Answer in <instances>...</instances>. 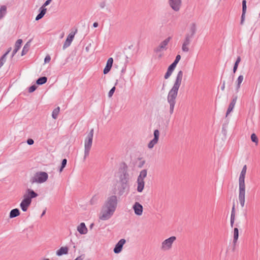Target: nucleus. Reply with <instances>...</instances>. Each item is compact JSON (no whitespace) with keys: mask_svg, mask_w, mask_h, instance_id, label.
Returning a JSON list of instances; mask_svg holds the SVG:
<instances>
[{"mask_svg":"<svg viewBox=\"0 0 260 260\" xmlns=\"http://www.w3.org/2000/svg\"><path fill=\"white\" fill-rule=\"evenodd\" d=\"M118 204L117 198L115 195L109 197L102 206L99 218L103 221L110 219L116 211Z\"/></svg>","mask_w":260,"mask_h":260,"instance_id":"obj_1","label":"nucleus"},{"mask_svg":"<svg viewBox=\"0 0 260 260\" xmlns=\"http://www.w3.org/2000/svg\"><path fill=\"white\" fill-rule=\"evenodd\" d=\"M183 77V72L180 71L178 72L173 87L169 91L167 96V101L170 105V113L173 114L176 104V99L178 95L179 88L181 85Z\"/></svg>","mask_w":260,"mask_h":260,"instance_id":"obj_2","label":"nucleus"},{"mask_svg":"<svg viewBox=\"0 0 260 260\" xmlns=\"http://www.w3.org/2000/svg\"><path fill=\"white\" fill-rule=\"evenodd\" d=\"M37 196L38 194L34 190L28 189L27 193L24 195V198L20 205L21 210L24 212L26 211L31 203V199L35 198Z\"/></svg>","mask_w":260,"mask_h":260,"instance_id":"obj_3","label":"nucleus"},{"mask_svg":"<svg viewBox=\"0 0 260 260\" xmlns=\"http://www.w3.org/2000/svg\"><path fill=\"white\" fill-rule=\"evenodd\" d=\"M94 130L93 128L91 129L89 133L88 134L85 141H84V159L88 156L89 152L92 146V140L93 137Z\"/></svg>","mask_w":260,"mask_h":260,"instance_id":"obj_4","label":"nucleus"},{"mask_svg":"<svg viewBox=\"0 0 260 260\" xmlns=\"http://www.w3.org/2000/svg\"><path fill=\"white\" fill-rule=\"evenodd\" d=\"M48 178V175L45 172H38L35 174L34 176L30 179L31 183H43L46 182Z\"/></svg>","mask_w":260,"mask_h":260,"instance_id":"obj_5","label":"nucleus"},{"mask_svg":"<svg viewBox=\"0 0 260 260\" xmlns=\"http://www.w3.org/2000/svg\"><path fill=\"white\" fill-rule=\"evenodd\" d=\"M147 174V170L144 169L142 170L139 175L138 177L137 183V190L138 192H142L145 185L144 179L146 177Z\"/></svg>","mask_w":260,"mask_h":260,"instance_id":"obj_6","label":"nucleus"},{"mask_svg":"<svg viewBox=\"0 0 260 260\" xmlns=\"http://www.w3.org/2000/svg\"><path fill=\"white\" fill-rule=\"evenodd\" d=\"M176 240L175 236H171L165 240L161 244L160 249L165 251L170 250L172 248L173 243Z\"/></svg>","mask_w":260,"mask_h":260,"instance_id":"obj_7","label":"nucleus"},{"mask_svg":"<svg viewBox=\"0 0 260 260\" xmlns=\"http://www.w3.org/2000/svg\"><path fill=\"white\" fill-rule=\"evenodd\" d=\"M171 39L172 38L171 37H169L165 40H164L163 41H162L159 44V45L154 49V52L158 53L159 52H161L164 50H166L167 49V46L169 44V42L170 41V40H171Z\"/></svg>","mask_w":260,"mask_h":260,"instance_id":"obj_8","label":"nucleus"},{"mask_svg":"<svg viewBox=\"0 0 260 260\" xmlns=\"http://www.w3.org/2000/svg\"><path fill=\"white\" fill-rule=\"evenodd\" d=\"M193 38L185 35L184 39L183 41L181 49L184 52H187L189 50V46Z\"/></svg>","mask_w":260,"mask_h":260,"instance_id":"obj_9","label":"nucleus"},{"mask_svg":"<svg viewBox=\"0 0 260 260\" xmlns=\"http://www.w3.org/2000/svg\"><path fill=\"white\" fill-rule=\"evenodd\" d=\"M77 32V29L74 28V30H72L68 35L64 44L63 46V49H64L70 46L74 38L75 34Z\"/></svg>","mask_w":260,"mask_h":260,"instance_id":"obj_10","label":"nucleus"},{"mask_svg":"<svg viewBox=\"0 0 260 260\" xmlns=\"http://www.w3.org/2000/svg\"><path fill=\"white\" fill-rule=\"evenodd\" d=\"M119 182L128 184V182L129 180V174L126 169V168H124L121 172V174L119 177Z\"/></svg>","mask_w":260,"mask_h":260,"instance_id":"obj_11","label":"nucleus"},{"mask_svg":"<svg viewBox=\"0 0 260 260\" xmlns=\"http://www.w3.org/2000/svg\"><path fill=\"white\" fill-rule=\"evenodd\" d=\"M247 167L245 165L241 172L239 178V187L245 188V177L246 173Z\"/></svg>","mask_w":260,"mask_h":260,"instance_id":"obj_12","label":"nucleus"},{"mask_svg":"<svg viewBox=\"0 0 260 260\" xmlns=\"http://www.w3.org/2000/svg\"><path fill=\"white\" fill-rule=\"evenodd\" d=\"M154 138L151 140L148 144V147L149 149H152L155 145H156L158 141L159 136V132L158 129H155L154 131Z\"/></svg>","mask_w":260,"mask_h":260,"instance_id":"obj_13","label":"nucleus"},{"mask_svg":"<svg viewBox=\"0 0 260 260\" xmlns=\"http://www.w3.org/2000/svg\"><path fill=\"white\" fill-rule=\"evenodd\" d=\"M128 184L122 183L118 182L117 184V194L119 196L122 195L128 188Z\"/></svg>","mask_w":260,"mask_h":260,"instance_id":"obj_14","label":"nucleus"},{"mask_svg":"<svg viewBox=\"0 0 260 260\" xmlns=\"http://www.w3.org/2000/svg\"><path fill=\"white\" fill-rule=\"evenodd\" d=\"M133 209L136 215L141 216L142 215L143 207L139 202H135L134 203L133 206Z\"/></svg>","mask_w":260,"mask_h":260,"instance_id":"obj_15","label":"nucleus"},{"mask_svg":"<svg viewBox=\"0 0 260 260\" xmlns=\"http://www.w3.org/2000/svg\"><path fill=\"white\" fill-rule=\"evenodd\" d=\"M245 188L239 187V200L242 207L245 205Z\"/></svg>","mask_w":260,"mask_h":260,"instance_id":"obj_16","label":"nucleus"},{"mask_svg":"<svg viewBox=\"0 0 260 260\" xmlns=\"http://www.w3.org/2000/svg\"><path fill=\"white\" fill-rule=\"evenodd\" d=\"M126 241L124 239H120L118 243L116 244L115 248H114V252L115 253H120L122 249L123 245L125 243Z\"/></svg>","mask_w":260,"mask_h":260,"instance_id":"obj_17","label":"nucleus"},{"mask_svg":"<svg viewBox=\"0 0 260 260\" xmlns=\"http://www.w3.org/2000/svg\"><path fill=\"white\" fill-rule=\"evenodd\" d=\"M181 0H169V4L171 8L175 11H177L179 10L181 6Z\"/></svg>","mask_w":260,"mask_h":260,"instance_id":"obj_18","label":"nucleus"},{"mask_svg":"<svg viewBox=\"0 0 260 260\" xmlns=\"http://www.w3.org/2000/svg\"><path fill=\"white\" fill-rule=\"evenodd\" d=\"M197 31V25L195 23H191L189 26V32L186 35L193 38Z\"/></svg>","mask_w":260,"mask_h":260,"instance_id":"obj_19","label":"nucleus"},{"mask_svg":"<svg viewBox=\"0 0 260 260\" xmlns=\"http://www.w3.org/2000/svg\"><path fill=\"white\" fill-rule=\"evenodd\" d=\"M113 62V59L112 57L109 58L106 63V66L104 69L103 73L104 74H107L110 71Z\"/></svg>","mask_w":260,"mask_h":260,"instance_id":"obj_20","label":"nucleus"},{"mask_svg":"<svg viewBox=\"0 0 260 260\" xmlns=\"http://www.w3.org/2000/svg\"><path fill=\"white\" fill-rule=\"evenodd\" d=\"M77 231L81 235L86 234L88 232V230L84 222L81 223L77 226Z\"/></svg>","mask_w":260,"mask_h":260,"instance_id":"obj_21","label":"nucleus"},{"mask_svg":"<svg viewBox=\"0 0 260 260\" xmlns=\"http://www.w3.org/2000/svg\"><path fill=\"white\" fill-rule=\"evenodd\" d=\"M22 43V40L21 39H18L16 42L15 44V48L12 52V56H11L12 58L14 56V55L16 54V53L19 50V49L21 47Z\"/></svg>","mask_w":260,"mask_h":260,"instance_id":"obj_22","label":"nucleus"},{"mask_svg":"<svg viewBox=\"0 0 260 260\" xmlns=\"http://www.w3.org/2000/svg\"><path fill=\"white\" fill-rule=\"evenodd\" d=\"M237 98L236 96L234 98H233V100H232V101H231V103L230 104L229 107L228 108V110H227V111L226 113V116H227L233 111V110L235 106V104H236V103L237 101Z\"/></svg>","mask_w":260,"mask_h":260,"instance_id":"obj_23","label":"nucleus"},{"mask_svg":"<svg viewBox=\"0 0 260 260\" xmlns=\"http://www.w3.org/2000/svg\"><path fill=\"white\" fill-rule=\"evenodd\" d=\"M68 251L69 248L67 247H61L56 251V255L61 256L63 254H67L68 253Z\"/></svg>","mask_w":260,"mask_h":260,"instance_id":"obj_24","label":"nucleus"},{"mask_svg":"<svg viewBox=\"0 0 260 260\" xmlns=\"http://www.w3.org/2000/svg\"><path fill=\"white\" fill-rule=\"evenodd\" d=\"M19 214H20V212H19V209H18L17 208H15V209H12L10 211L9 217H10V218H14V217L18 216V215H19Z\"/></svg>","mask_w":260,"mask_h":260,"instance_id":"obj_25","label":"nucleus"},{"mask_svg":"<svg viewBox=\"0 0 260 260\" xmlns=\"http://www.w3.org/2000/svg\"><path fill=\"white\" fill-rule=\"evenodd\" d=\"M30 48V41L27 42L24 46L23 48L22 52H21V55L23 56L25 54H26L27 52L28 51Z\"/></svg>","mask_w":260,"mask_h":260,"instance_id":"obj_26","label":"nucleus"},{"mask_svg":"<svg viewBox=\"0 0 260 260\" xmlns=\"http://www.w3.org/2000/svg\"><path fill=\"white\" fill-rule=\"evenodd\" d=\"M239 237V230L237 228H235L234 229V239H233V243L234 244H236V243L237 242V240L238 239Z\"/></svg>","mask_w":260,"mask_h":260,"instance_id":"obj_27","label":"nucleus"},{"mask_svg":"<svg viewBox=\"0 0 260 260\" xmlns=\"http://www.w3.org/2000/svg\"><path fill=\"white\" fill-rule=\"evenodd\" d=\"M60 111V108L57 107L55 109H54L52 113V117L53 119H56L58 117V115Z\"/></svg>","mask_w":260,"mask_h":260,"instance_id":"obj_28","label":"nucleus"},{"mask_svg":"<svg viewBox=\"0 0 260 260\" xmlns=\"http://www.w3.org/2000/svg\"><path fill=\"white\" fill-rule=\"evenodd\" d=\"M47 81V78L46 77H42L39 78L36 81V83L38 85H42L45 84Z\"/></svg>","mask_w":260,"mask_h":260,"instance_id":"obj_29","label":"nucleus"},{"mask_svg":"<svg viewBox=\"0 0 260 260\" xmlns=\"http://www.w3.org/2000/svg\"><path fill=\"white\" fill-rule=\"evenodd\" d=\"M235 207H234V206H233V208H232V212H231V226L232 227L233 226V225H234V221H235Z\"/></svg>","mask_w":260,"mask_h":260,"instance_id":"obj_30","label":"nucleus"},{"mask_svg":"<svg viewBox=\"0 0 260 260\" xmlns=\"http://www.w3.org/2000/svg\"><path fill=\"white\" fill-rule=\"evenodd\" d=\"M244 77L243 75H240L237 80V90H238L241 86V84L243 80Z\"/></svg>","mask_w":260,"mask_h":260,"instance_id":"obj_31","label":"nucleus"},{"mask_svg":"<svg viewBox=\"0 0 260 260\" xmlns=\"http://www.w3.org/2000/svg\"><path fill=\"white\" fill-rule=\"evenodd\" d=\"M240 61H241V57L240 56H238L236 59V61L235 63L234 66L233 68V72L234 73L236 72L238 67V64H239V62H240Z\"/></svg>","mask_w":260,"mask_h":260,"instance_id":"obj_32","label":"nucleus"},{"mask_svg":"<svg viewBox=\"0 0 260 260\" xmlns=\"http://www.w3.org/2000/svg\"><path fill=\"white\" fill-rule=\"evenodd\" d=\"M246 11V1L243 0L242 1V14L241 16H244Z\"/></svg>","mask_w":260,"mask_h":260,"instance_id":"obj_33","label":"nucleus"},{"mask_svg":"<svg viewBox=\"0 0 260 260\" xmlns=\"http://www.w3.org/2000/svg\"><path fill=\"white\" fill-rule=\"evenodd\" d=\"M40 12L37 16H44L46 12V9L44 6H42L40 8Z\"/></svg>","mask_w":260,"mask_h":260,"instance_id":"obj_34","label":"nucleus"},{"mask_svg":"<svg viewBox=\"0 0 260 260\" xmlns=\"http://www.w3.org/2000/svg\"><path fill=\"white\" fill-rule=\"evenodd\" d=\"M7 13V7L5 6H3L0 8V16H3L6 15Z\"/></svg>","mask_w":260,"mask_h":260,"instance_id":"obj_35","label":"nucleus"},{"mask_svg":"<svg viewBox=\"0 0 260 260\" xmlns=\"http://www.w3.org/2000/svg\"><path fill=\"white\" fill-rule=\"evenodd\" d=\"M6 54H4L0 58V68L4 65L6 60Z\"/></svg>","mask_w":260,"mask_h":260,"instance_id":"obj_36","label":"nucleus"},{"mask_svg":"<svg viewBox=\"0 0 260 260\" xmlns=\"http://www.w3.org/2000/svg\"><path fill=\"white\" fill-rule=\"evenodd\" d=\"M67 162V159L64 158L62 160L61 165L59 169V172H61L63 168L66 167Z\"/></svg>","mask_w":260,"mask_h":260,"instance_id":"obj_37","label":"nucleus"},{"mask_svg":"<svg viewBox=\"0 0 260 260\" xmlns=\"http://www.w3.org/2000/svg\"><path fill=\"white\" fill-rule=\"evenodd\" d=\"M173 71H172L171 70H169L168 68L167 69V72L166 73L165 76H164V78L165 79H168L172 75V74L173 73Z\"/></svg>","mask_w":260,"mask_h":260,"instance_id":"obj_38","label":"nucleus"},{"mask_svg":"<svg viewBox=\"0 0 260 260\" xmlns=\"http://www.w3.org/2000/svg\"><path fill=\"white\" fill-rule=\"evenodd\" d=\"M98 199H99V198L97 196H93L92 198H91V199L90 200V204L91 205L95 204L96 203L97 201L98 200Z\"/></svg>","mask_w":260,"mask_h":260,"instance_id":"obj_39","label":"nucleus"},{"mask_svg":"<svg viewBox=\"0 0 260 260\" xmlns=\"http://www.w3.org/2000/svg\"><path fill=\"white\" fill-rule=\"evenodd\" d=\"M251 141L256 144L258 143V139L255 134H252L251 136Z\"/></svg>","mask_w":260,"mask_h":260,"instance_id":"obj_40","label":"nucleus"},{"mask_svg":"<svg viewBox=\"0 0 260 260\" xmlns=\"http://www.w3.org/2000/svg\"><path fill=\"white\" fill-rule=\"evenodd\" d=\"M177 64L173 62L169 67H168V69L172 71H174Z\"/></svg>","mask_w":260,"mask_h":260,"instance_id":"obj_41","label":"nucleus"},{"mask_svg":"<svg viewBox=\"0 0 260 260\" xmlns=\"http://www.w3.org/2000/svg\"><path fill=\"white\" fill-rule=\"evenodd\" d=\"M177 64L173 62L169 67H168V69L172 71H174Z\"/></svg>","mask_w":260,"mask_h":260,"instance_id":"obj_42","label":"nucleus"},{"mask_svg":"<svg viewBox=\"0 0 260 260\" xmlns=\"http://www.w3.org/2000/svg\"><path fill=\"white\" fill-rule=\"evenodd\" d=\"M177 64L173 62L169 67H168V69L172 71H174Z\"/></svg>","mask_w":260,"mask_h":260,"instance_id":"obj_43","label":"nucleus"},{"mask_svg":"<svg viewBox=\"0 0 260 260\" xmlns=\"http://www.w3.org/2000/svg\"><path fill=\"white\" fill-rule=\"evenodd\" d=\"M37 86L35 85L31 86L28 89V92L30 93L34 92L37 89Z\"/></svg>","mask_w":260,"mask_h":260,"instance_id":"obj_44","label":"nucleus"},{"mask_svg":"<svg viewBox=\"0 0 260 260\" xmlns=\"http://www.w3.org/2000/svg\"><path fill=\"white\" fill-rule=\"evenodd\" d=\"M115 90V87H112L108 93V96L110 98L113 95Z\"/></svg>","mask_w":260,"mask_h":260,"instance_id":"obj_45","label":"nucleus"},{"mask_svg":"<svg viewBox=\"0 0 260 260\" xmlns=\"http://www.w3.org/2000/svg\"><path fill=\"white\" fill-rule=\"evenodd\" d=\"M180 59H181V56L180 55H177L176 56L175 59L173 62L175 63L176 64H177L178 62L180 61Z\"/></svg>","mask_w":260,"mask_h":260,"instance_id":"obj_46","label":"nucleus"},{"mask_svg":"<svg viewBox=\"0 0 260 260\" xmlns=\"http://www.w3.org/2000/svg\"><path fill=\"white\" fill-rule=\"evenodd\" d=\"M50 60H51V57L49 55H48L45 57V59H44V62L45 63H48L50 61Z\"/></svg>","mask_w":260,"mask_h":260,"instance_id":"obj_47","label":"nucleus"},{"mask_svg":"<svg viewBox=\"0 0 260 260\" xmlns=\"http://www.w3.org/2000/svg\"><path fill=\"white\" fill-rule=\"evenodd\" d=\"M27 143L28 145H31L34 143V141L32 139H28L27 141Z\"/></svg>","mask_w":260,"mask_h":260,"instance_id":"obj_48","label":"nucleus"},{"mask_svg":"<svg viewBox=\"0 0 260 260\" xmlns=\"http://www.w3.org/2000/svg\"><path fill=\"white\" fill-rule=\"evenodd\" d=\"M51 0H47L45 3L44 4V5H43V6L44 7H46V6H47L48 5H49L50 4V3L51 2Z\"/></svg>","mask_w":260,"mask_h":260,"instance_id":"obj_49","label":"nucleus"},{"mask_svg":"<svg viewBox=\"0 0 260 260\" xmlns=\"http://www.w3.org/2000/svg\"><path fill=\"white\" fill-rule=\"evenodd\" d=\"M11 47H10L8 48L7 51L4 54H6V56H7V55L9 53V52L11 51Z\"/></svg>","mask_w":260,"mask_h":260,"instance_id":"obj_50","label":"nucleus"},{"mask_svg":"<svg viewBox=\"0 0 260 260\" xmlns=\"http://www.w3.org/2000/svg\"><path fill=\"white\" fill-rule=\"evenodd\" d=\"M83 258L82 257V256L81 255V256H79L78 257H77L74 260H83Z\"/></svg>","mask_w":260,"mask_h":260,"instance_id":"obj_51","label":"nucleus"},{"mask_svg":"<svg viewBox=\"0 0 260 260\" xmlns=\"http://www.w3.org/2000/svg\"><path fill=\"white\" fill-rule=\"evenodd\" d=\"M225 88V82H223L222 85L221 87V89L223 91Z\"/></svg>","mask_w":260,"mask_h":260,"instance_id":"obj_52","label":"nucleus"},{"mask_svg":"<svg viewBox=\"0 0 260 260\" xmlns=\"http://www.w3.org/2000/svg\"><path fill=\"white\" fill-rule=\"evenodd\" d=\"M244 18L245 17H241V20L240 24H242V25L243 24V23H244Z\"/></svg>","mask_w":260,"mask_h":260,"instance_id":"obj_53","label":"nucleus"},{"mask_svg":"<svg viewBox=\"0 0 260 260\" xmlns=\"http://www.w3.org/2000/svg\"><path fill=\"white\" fill-rule=\"evenodd\" d=\"M98 26V22H94L93 24V26L94 27H96Z\"/></svg>","mask_w":260,"mask_h":260,"instance_id":"obj_54","label":"nucleus"},{"mask_svg":"<svg viewBox=\"0 0 260 260\" xmlns=\"http://www.w3.org/2000/svg\"><path fill=\"white\" fill-rule=\"evenodd\" d=\"M46 213V210H44L43 212H42V214H41V217H42L43 216H44L45 215Z\"/></svg>","mask_w":260,"mask_h":260,"instance_id":"obj_55","label":"nucleus"},{"mask_svg":"<svg viewBox=\"0 0 260 260\" xmlns=\"http://www.w3.org/2000/svg\"><path fill=\"white\" fill-rule=\"evenodd\" d=\"M42 17H36V21H38L39 20H40V19H41Z\"/></svg>","mask_w":260,"mask_h":260,"instance_id":"obj_56","label":"nucleus"},{"mask_svg":"<svg viewBox=\"0 0 260 260\" xmlns=\"http://www.w3.org/2000/svg\"><path fill=\"white\" fill-rule=\"evenodd\" d=\"M63 36H64V33L63 32V33L61 34V36H60V38H62L63 37Z\"/></svg>","mask_w":260,"mask_h":260,"instance_id":"obj_57","label":"nucleus"},{"mask_svg":"<svg viewBox=\"0 0 260 260\" xmlns=\"http://www.w3.org/2000/svg\"><path fill=\"white\" fill-rule=\"evenodd\" d=\"M124 72V70L123 69L122 70V72Z\"/></svg>","mask_w":260,"mask_h":260,"instance_id":"obj_58","label":"nucleus"},{"mask_svg":"<svg viewBox=\"0 0 260 260\" xmlns=\"http://www.w3.org/2000/svg\"><path fill=\"white\" fill-rule=\"evenodd\" d=\"M2 17H0V19L2 18Z\"/></svg>","mask_w":260,"mask_h":260,"instance_id":"obj_59","label":"nucleus"}]
</instances>
